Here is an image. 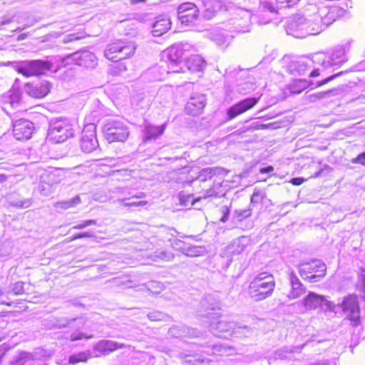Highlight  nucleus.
<instances>
[{
    "instance_id": "f257e3e1",
    "label": "nucleus",
    "mask_w": 365,
    "mask_h": 365,
    "mask_svg": "<svg viewBox=\"0 0 365 365\" xmlns=\"http://www.w3.org/2000/svg\"><path fill=\"white\" fill-rule=\"evenodd\" d=\"M275 287L274 277L267 272L257 274L248 287V294L252 299L259 302L270 297Z\"/></svg>"
},
{
    "instance_id": "f03ea898",
    "label": "nucleus",
    "mask_w": 365,
    "mask_h": 365,
    "mask_svg": "<svg viewBox=\"0 0 365 365\" xmlns=\"http://www.w3.org/2000/svg\"><path fill=\"white\" fill-rule=\"evenodd\" d=\"M136 46L132 41L117 39L106 46L104 51L105 57L115 63L120 62L130 58L135 53Z\"/></svg>"
},
{
    "instance_id": "7ed1b4c3",
    "label": "nucleus",
    "mask_w": 365,
    "mask_h": 365,
    "mask_svg": "<svg viewBox=\"0 0 365 365\" xmlns=\"http://www.w3.org/2000/svg\"><path fill=\"white\" fill-rule=\"evenodd\" d=\"M52 63L48 60H23L15 62L14 70L24 77H39L51 69Z\"/></svg>"
},
{
    "instance_id": "20e7f679",
    "label": "nucleus",
    "mask_w": 365,
    "mask_h": 365,
    "mask_svg": "<svg viewBox=\"0 0 365 365\" xmlns=\"http://www.w3.org/2000/svg\"><path fill=\"white\" fill-rule=\"evenodd\" d=\"M326 270V264L320 259H314L298 264L300 276L310 282H319L325 276Z\"/></svg>"
},
{
    "instance_id": "39448f33",
    "label": "nucleus",
    "mask_w": 365,
    "mask_h": 365,
    "mask_svg": "<svg viewBox=\"0 0 365 365\" xmlns=\"http://www.w3.org/2000/svg\"><path fill=\"white\" fill-rule=\"evenodd\" d=\"M339 307L341 308L352 327H356L361 324V311L356 296L349 295L344 297L342 302L336 305V309Z\"/></svg>"
},
{
    "instance_id": "423d86ee",
    "label": "nucleus",
    "mask_w": 365,
    "mask_h": 365,
    "mask_svg": "<svg viewBox=\"0 0 365 365\" xmlns=\"http://www.w3.org/2000/svg\"><path fill=\"white\" fill-rule=\"evenodd\" d=\"M73 135V129L71 124L65 119L56 120L49 129L48 136L56 143L64 142Z\"/></svg>"
},
{
    "instance_id": "0eeeda50",
    "label": "nucleus",
    "mask_w": 365,
    "mask_h": 365,
    "mask_svg": "<svg viewBox=\"0 0 365 365\" xmlns=\"http://www.w3.org/2000/svg\"><path fill=\"white\" fill-rule=\"evenodd\" d=\"M304 306L307 309L320 308L322 311L336 313V304L327 300L325 297L310 292L304 299Z\"/></svg>"
},
{
    "instance_id": "6e6552de",
    "label": "nucleus",
    "mask_w": 365,
    "mask_h": 365,
    "mask_svg": "<svg viewBox=\"0 0 365 365\" xmlns=\"http://www.w3.org/2000/svg\"><path fill=\"white\" fill-rule=\"evenodd\" d=\"M104 137L109 143L124 142L129 135L126 125L120 122H111L106 125L103 130Z\"/></svg>"
},
{
    "instance_id": "1a4fd4ad",
    "label": "nucleus",
    "mask_w": 365,
    "mask_h": 365,
    "mask_svg": "<svg viewBox=\"0 0 365 365\" xmlns=\"http://www.w3.org/2000/svg\"><path fill=\"white\" fill-rule=\"evenodd\" d=\"M80 147L83 152L90 153L98 147L96 135V125L88 123L84 125L80 139Z\"/></svg>"
},
{
    "instance_id": "9d476101",
    "label": "nucleus",
    "mask_w": 365,
    "mask_h": 365,
    "mask_svg": "<svg viewBox=\"0 0 365 365\" xmlns=\"http://www.w3.org/2000/svg\"><path fill=\"white\" fill-rule=\"evenodd\" d=\"M262 94L257 96L244 98L232 105L227 110L228 120H232L237 116L253 108L260 101Z\"/></svg>"
},
{
    "instance_id": "9b49d317",
    "label": "nucleus",
    "mask_w": 365,
    "mask_h": 365,
    "mask_svg": "<svg viewBox=\"0 0 365 365\" xmlns=\"http://www.w3.org/2000/svg\"><path fill=\"white\" fill-rule=\"evenodd\" d=\"M52 84L46 80L27 82L24 84L26 93L36 99L45 98L51 92Z\"/></svg>"
},
{
    "instance_id": "f8f14e48",
    "label": "nucleus",
    "mask_w": 365,
    "mask_h": 365,
    "mask_svg": "<svg viewBox=\"0 0 365 365\" xmlns=\"http://www.w3.org/2000/svg\"><path fill=\"white\" fill-rule=\"evenodd\" d=\"M34 130V123L27 119H19L12 124L13 135L19 141L29 140L32 137Z\"/></svg>"
},
{
    "instance_id": "ddd939ff",
    "label": "nucleus",
    "mask_w": 365,
    "mask_h": 365,
    "mask_svg": "<svg viewBox=\"0 0 365 365\" xmlns=\"http://www.w3.org/2000/svg\"><path fill=\"white\" fill-rule=\"evenodd\" d=\"M178 16L182 24L193 25L198 18L199 10L195 4L184 2L178 8Z\"/></svg>"
},
{
    "instance_id": "4468645a",
    "label": "nucleus",
    "mask_w": 365,
    "mask_h": 365,
    "mask_svg": "<svg viewBox=\"0 0 365 365\" xmlns=\"http://www.w3.org/2000/svg\"><path fill=\"white\" fill-rule=\"evenodd\" d=\"M235 322L220 319L210 324V330L217 336L229 339L233 336Z\"/></svg>"
},
{
    "instance_id": "2eb2a0df",
    "label": "nucleus",
    "mask_w": 365,
    "mask_h": 365,
    "mask_svg": "<svg viewBox=\"0 0 365 365\" xmlns=\"http://www.w3.org/2000/svg\"><path fill=\"white\" fill-rule=\"evenodd\" d=\"M244 250V247L239 241H235L222 249L220 257L225 259V267L227 268L232 262L233 257L238 255Z\"/></svg>"
},
{
    "instance_id": "dca6fc26",
    "label": "nucleus",
    "mask_w": 365,
    "mask_h": 365,
    "mask_svg": "<svg viewBox=\"0 0 365 365\" xmlns=\"http://www.w3.org/2000/svg\"><path fill=\"white\" fill-rule=\"evenodd\" d=\"M168 335L174 338H196L201 332L196 329L190 328L185 325H174L168 330Z\"/></svg>"
},
{
    "instance_id": "f3484780",
    "label": "nucleus",
    "mask_w": 365,
    "mask_h": 365,
    "mask_svg": "<svg viewBox=\"0 0 365 365\" xmlns=\"http://www.w3.org/2000/svg\"><path fill=\"white\" fill-rule=\"evenodd\" d=\"M289 281L291 286V291L288 294L289 299H297L306 292V287L299 281L296 273L292 269H291L289 274Z\"/></svg>"
},
{
    "instance_id": "a211bd4d",
    "label": "nucleus",
    "mask_w": 365,
    "mask_h": 365,
    "mask_svg": "<svg viewBox=\"0 0 365 365\" xmlns=\"http://www.w3.org/2000/svg\"><path fill=\"white\" fill-rule=\"evenodd\" d=\"M125 344L115 341L101 340L95 345L94 350L99 353V354H96V356H98L100 355H107L112 351L125 348Z\"/></svg>"
},
{
    "instance_id": "6ab92c4d",
    "label": "nucleus",
    "mask_w": 365,
    "mask_h": 365,
    "mask_svg": "<svg viewBox=\"0 0 365 365\" xmlns=\"http://www.w3.org/2000/svg\"><path fill=\"white\" fill-rule=\"evenodd\" d=\"M205 106V99L202 96L192 97L186 104L185 111L190 115L197 116L203 112Z\"/></svg>"
},
{
    "instance_id": "aec40b11",
    "label": "nucleus",
    "mask_w": 365,
    "mask_h": 365,
    "mask_svg": "<svg viewBox=\"0 0 365 365\" xmlns=\"http://www.w3.org/2000/svg\"><path fill=\"white\" fill-rule=\"evenodd\" d=\"M171 28V21L164 16H159L153 24L152 33L155 36H160Z\"/></svg>"
},
{
    "instance_id": "412c9836",
    "label": "nucleus",
    "mask_w": 365,
    "mask_h": 365,
    "mask_svg": "<svg viewBox=\"0 0 365 365\" xmlns=\"http://www.w3.org/2000/svg\"><path fill=\"white\" fill-rule=\"evenodd\" d=\"M166 123L161 125H146L143 130V140L147 141L157 138L164 133Z\"/></svg>"
},
{
    "instance_id": "4be33fe9",
    "label": "nucleus",
    "mask_w": 365,
    "mask_h": 365,
    "mask_svg": "<svg viewBox=\"0 0 365 365\" xmlns=\"http://www.w3.org/2000/svg\"><path fill=\"white\" fill-rule=\"evenodd\" d=\"M165 56L168 63L171 65H178L182 62V51L177 46H170L165 51Z\"/></svg>"
},
{
    "instance_id": "5701e85b",
    "label": "nucleus",
    "mask_w": 365,
    "mask_h": 365,
    "mask_svg": "<svg viewBox=\"0 0 365 365\" xmlns=\"http://www.w3.org/2000/svg\"><path fill=\"white\" fill-rule=\"evenodd\" d=\"M200 304L205 311L215 310L220 309L221 302L217 294H209L204 296Z\"/></svg>"
},
{
    "instance_id": "b1692460",
    "label": "nucleus",
    "mask_w": 365,
    "mask_h": 365,
    "mask_svg": "<svg viewBox=\"0 0 365 365\" xmlns=\"http://www.w3.org/2000/svg\"><path fill=\"white\" fill-rule=\"evenodd\" d=\"M205 66V61L200 55H192L187 60V68L192 72L202 71Z\"/></svg>"
},
{
    "instance_id": "393cba45",
    "label": "nucleus",
    "mask_w": 365,
    "mask_h": 365,
    "mask_svg": "<svg viewBox=\"0 0 365 365\" xmlns=\"http://www.w3.org/2000/svg\"><path fill=\"white\" fill-rule=\"evenodd\" d=\"M224 170L220 168H207L200 171L198 178L200 181L205 182L219 176Z\"/></svg>"
},
{
    "instance_id": "a878e982",
    "label": "nucleus",
    "mask_w": 365,
    "mask_h": 365,
    "mask_svg": "<svg viewBox=\"0 0 365 365\" xmlns=\"http://www.w3.org/2000/svg\"><path fill=\"white\" fill-rule=\"evenodd\" d=\"M181 250L182 254L190 257L203 256L207 253L204 246L185 245Z\"/></svg>"
},
{
    "instance_id": "bb28decb",
    "label": "nucleus",
    "mask_w": 365,
    "mask_h": 365,
    "mask_svg": "<svg viewBox=\"0 0 365 365\" xmlns=\"http://www.w3.org/2000/svg\"><path fill=\"white\" fill-rule=\"evenodd\" d=\"M349 7H351V6H349L348 4H346L344 6L334 5L329 8L327 14L330 16V20L334 21L336 19L344 16Z\"/></svg>"
},
{
    "instance_id": "cd10ccee",
    "label": "nucleus",
    "mask_w": 365,
    "mask_h": 365,
    "mask_svg": "<svg viewBox=\"0 0 365 365\" xmlns=\"http://www.w3.org/2000/svg\"><path fill=\"white\" fill-rule=\"evenodd\" d=\"M254 333V329L248 326H240L235 323L233 330L232 337L247 338L251 336Z\"/></svg>"
},
{
    "instance_id": "c85d7f7f",
    "label": "nucleus",
    "mask_w": 365,
    "mask_h": 365,
    "mask_svg": "<svg viewBox=\"0 0 365 365\" xmlns=\"http://www.w3.org/2000/svg\"><path fill=\"white\" fill-rule=\"evenodd\" d=\"M145 195L143 192H140L138 195H133L128 198H123L120 200V203L124 206H144L147 204L145 200L135 201V199H141L145 197Z\"/></svg>"
},
{
    "instance_id": "c756f323",
    "label": "nucleus",
    "mask_w": 365,
    "mask_h": 365,
    "mask_svg": "<svg viewBox=\"0 0 365 365\" xmlns=\"http://www.w3.org/2000/svg\"><path fill=\"white\" fill-rule=\"evenodd\" d=\"M184 362L192 365H197L198 364L208 363L209 360L201 354H185L182 356Z\"/></svg>"
},
{
    "instance_id": "7c9ffc66",
    "label": "nucleus",
    "mask_w": 365,
    "mask_h": 365,
    "mask_svg": "<svg viewBox=\"0 0 365 365\" xmlns=\"http://www.w3.org/2000/svg\"><path fill=\"white\" fill-rule=\"evenodd\" d=\"M34 359L31 354L21 353L19 356L13 361L11 365H33Z\"/></svg>"
},
{
    "instance_id": "2f4dec72",
    "label": "nucleus",
    "mask_w": 365,
    "mask_h": 365,
    "mask_svg": "<svg viewBox=\"0 0 365 365\" xmlns=\"http://www.w3.org/2000/svg\"><path fill=\"white\" fill-rule=\"evenodd\" d=\"M203 352L208 355L220 354L225 351L226 348L222 344H207L203 346Z\"/></svg>"
},
{
    "instance_id": "473e14b6",
    "label": "nucleus",
    "mask_w": 365,
    "mask_h": 365,
    "mask_svg": "<svg viewBox=\"0 0 365 365\" xmlns=\"http://www.w3.org/2000/svg\"><path fill=\"white\" fill-rule=\"evenodd\" d=\"M81 197L79 195H76L72 197L70 200H63L58 202V205L60 207L63 209H68L76 206L77 205L81 203Z\"/></svg>"
},
{
    "instance_id": "72a5a7b5",
    "label": "nucleus",
    "mask_w": 365,
    "mask_h": 365,
    "mask_svg": "<svg viewBox=\"0 0 365 365\" xmlns=\"http://www.w3.org/2000/svg\"><path fill=\"white\" fill-rule=\"evenodd\" d=\"M173 255L167 251H156L153 255H149L154 261L160 259L164 261H170L173 258Z\"/></svg>"
},
{
    "instance_id": "f704fd0d",
    "label": "nucleus",
    "mask_w": 365,
    "mask_h": 365,
    "mask_svg": "<svg viewBox=\"0 0 365 365\" xmlns=\"http://www.w3.org/2000/svg\"><path fill=\"white\" fill-rule=\"evenodd\" d=\"M76 318L68 319L66 317H59L55 319L53 322V327L56 328L61 329L66 327L71 322H74Z\"/></svg>"
},
{
    "instance_id": "c9c22d12",
    "label": "nucleus",
    "mask_w": 365,
    "mask_h": 365,
    "mask_svg": "<svg viewBox=\"0 0 365 365\" xmlns=\"http://www.w3.org/2000/svg\"><path fill=\"white\" fill-rule=\"evenodd\" d=\"M88 359V356L84 352H81L78 354H73L69 356L68 363L70 364H75L79 362L86 361Z\"/></svg>"
},
{
    "instance_id": "e433bc0d",
    "label": "nucleus",
    "mask_w": 365,
    "mask_h": 365,
    "mask_svg": "<svg viewBox=\"0 0 365 365\" xmlns=\"http://www.w3.org/2000/svg\"><path fill=\"white\" fill-rule=\"evenodd\" d=\"M147 316L150 321H165L168 318L166 314L158 311L150 312Z\"/></svg>"
},
{
    "instance_id": "4c0bfd02",
    "label": "nucleus",
    "mask_w": 365,
    "mask_h": 365,
    "mask_svg": "<svg viewBox=\"0 0 365 365\" xmlns=\"http://www.w3.org/2000/svg\"><path fill=\"white\" fill-rule=\"evenodd\" d=\"M85 36H86V34L84 31L69 34L63 38V41L64 43H69V42H72V41H78V40L84 38Z\"/></svg>"
},
{
    "instance_id": "58836bf2",
    "label": "nucleus",
    "mask_w": 365,
    "mask_h": 365,
    "mask_svg": "<svg viewBox=\"0 0 365 365\" xmlns=\"http://www.w3.org/2000/svg\"><path fill=\"white\" fill-rule=\"evenodd\" d=\"M147 288L151 292L158 294L163 290V285L159 282L152 281L148 283Z\"/></svg>"
},
{
    "instance_id": "ea45409f",
    "label": "nucleus",
    "mask_w": 365,
    "mask_h": 365,
    "mask_svg": "<svg viewBox=\"0 0 365 365\" xmlns=\"http://www.w3.org/2000/svg\"><path fill=\"white\" fill-rule=\"evenodd\" d=\"M279 7L289 8L297 4L300 0H276Z\"/></svg>"
},
{
    "instance_id": "a19ab883",
    "label": "nucleus",
    "mask_w": 365,
    "mask_h": 365,
    "mask_svg": "<svg viewBox=\"0 0 365 365\" xmlns=\"http://www.w3.org/2000/svg\"><path fill=\"white\" fill-rule=\"evenodd\" d=\"M127 70V67L125 63H120L117 66H113L110 68V73L112 75H118L121 72Z\"/></svg>"
},
{
    "instance_id": "79ce46f5",
    "label": "nucleus",
    "mask_w": 365,
    "mask_h": 365,
    "mask_svg": "<svg viewBox=\"0 0 365 365\" xmlns=\"http://www.w3.org/2000/svg\"><path fill=\"white\" fill-rule=\"evenodd\" d=\"M284 9L283 7H279L278 4L276 2V5L273 6L270 3H265L263 5L262 12H266L267 11H269L272 13L277 14L279 9Z\"/></svg>"
},
{
    "instance_id": "37998d69",
    "label": "nucleus",
    "mask_w": 365,
    "mask_h": 365,
    "mask_svg": "<svg viewBox=\"0 0 365 365\" xmlns=\"http://www.w3.org/2000/svg\"><path fill=\"white\" fill-rule=\"evenodd\" d=\"M358 289L365 294V271L363 270L359 276L358 282L356 284Z\"/></svg>"
},
{
    "instance_id": "c03bdc74",
    "label": "nucleus",
    "mask_w": 365,
    "mask_h": 365,
    "mask_svg": "<svg viewBox=\"0 0 365 365\" xmlns=\"http://www.w3.org/2000/svg\"><path fill=\"white\" fill-rule=\"evenodd\" d=\"M12 292L15 294H21L24 292V282H16L12 287Z\"/></svg>"
},
{
    "instance_id": "a18cd8bd",
    "label": "nucleus",
    "mask_w": 365,
    "mask_h": 365,
    "mask_svg": "<svg viewBox=\"0 0 365 365\" xmlns=\"http://www.w3.org/2000/svg\"><path fill=\"white\" fill-rule=\"evenodd\" d=\"M306 81H303V80H299L298 81L296 82L295 84L292 85L291 86V92L292 93H302L305 88H306V86H298V88H297V83H305Z\"/></svg>"
},
{
    "instance_id": "49530a36",
    "label": "nucleus",
    "mask_w": 365,
    "mask_h": 365,
    "mask_svg": "<svg viewBox=\"0 0 365 365\" xmlns=\"http://www.w3.org/2000/svg\"><path fill=\"white\" fill-rule=\"evenodd\" d=\"M92 57H93V55L91 53H90L88 52H83L80 55V60L83 61L82 62H80V64L83 65L84 66H87L88 63L86 61L88 60H91Z\"/></svg>"
},
{
    "instance_id": "de8ad7c7",
    "label": "nucleus",
    "mask_w": 365,
    "mask_h": 365,
    "mask_svg": "<svg viewBox=\"0 0 365 365\" xmlns=\"http://www.w3.org/2000/svg\"><path fill=\"white\" fill-rule=\"evenodd\" d=\"M303 25H304V23L300 19H297V20H293L289 24V26L290 31L294 32V31H297L298 30V27L303 26Z\"/></svg>"
},
{
    "instance_id": "09e8293b",
    "label": "nucleus",
    "mask_w": 365,
    "mask_h": 365,
    "mask_svg": "<svg viewBox=\"0 0 365 365\" xmlns=\"http://www.w3.org/2000/svg\"><path fill=\"white\" fill-rule=\"evenodd\" d=\"M351 162L353 163H359L365 165V152L360 153L356 158H353Z\"/></svg>"
},
{
    "instance_id": "8fccbe9b",
    "label": "nucleus",
    "mask_w": 365,
    "mask_h": 365,
    "mask_svg": "<svg viewBox=\"0 0 365 365\" xmlns=\"http://www.w3.org/2000/svg\"><path fill=\"white\" fill-rule=\"evenodd\" d=\"M91 337H92L91 336H86L84 335V334H83L81 332H75V333H73V334H71L70 339L72 341H77V340L82 339L83 338H91Z\"/></svg>"
},
{
    "instance_id": "3c124183",
    "label": "nucleus",
    "mask_w": 365,
    "mask_h": 365,
    "mask_svg": "<svg viewBox=\"0 0 365 365\" xmlns=\"http://www.w3.org/2000/svg\"><path fill=\"white\" fill-rule=\"evenodd\" d=\"M306 180H307V179H305V178H301V177H297V178H292L289 180V182L291 184H292L293 185H300L302 183H304Z\"/></svg>"
},
{
    "instance_id": "603ef678",
    "label": "nucleus",
    "mask_w": 365,
    "mask_h": 365,
    "mask_svg": "<svg viewBox=\"0 0 365 365\" xmlns=\"http://www.w3.org/2000/svg\"><path fill=\"white\" fill-rule=\"evenodd\" d=\"M90 225H96V221L93 220H86L81 225H79L76 227H74V228H83L85 227L90 226Z\"/></svg>"
},
{
    "instance_id": "864d4df0",
    "label": "nucleus",
    "mask_w": 365,
    "mask_h": 365,
    "mask_svg": "<svg viewBox=\"0 0 365 365\" xmlns=\"http://www.w3.org/2000/svg\"><path fill=\"white\" fill-rule=\"evenodd\" d=\"M331 91H332L331 90H328L326 91L318 92L317 93L313 94L312 96L315 98L320 99V98H324L325 96V95L330 93Z\"/></svg>"
},
{
    "instance_id": "5fc2aeb1",
    "label": "nucleus",
    "mask_w": 365,
    "mask_h": 365,
    "mask_svg": "<svg viewBox=\"0 0 365 365\" xmlns=\"http://www.w3.org/2000/svg\"><path fill=\"white\" fill-rule=\"evenodd\" d=\"M272 171H274V167L272 165H267L264 168H261L259 170V172L261 174L272 173Z\"/></svg>"
},
{
    "instance_id": "6e6d98bb",
    "label": "nucleus",
    "mask_w": 365,
    "mask_h": 365,
    "mask_svg": "<svg viewBox=\"0 0 365 365\" xmlns=\"http://www.w3.org/2000/svg\"><path fill=\"white\" fill-rule=\"evenodd\" d=\"M20 95L19 93H13L11 96V103L13 105L14 103H18L20 101Z\"/></svg>"
},
{
    "instance_id": "4d7b16f0",
    "label": "nucleus",
    "mask_w": 365,
    "mask_h": 365,
    "mask_svg": "<svg viewBox=\"0 0 365 365\" xmlns=\"http://www.w3.org/2000/svg\"><path fill=\"white\" fill-rule=\"evenodd\" d=\"M343 73H344V71H340V72H339V73H334V74H333V75H331V76H328L327 78H325V79H326V81H327V83L329 81H331V80L334 79L335 78H336V77L339 76H340V75H341Z\"/></svg>"
},
{
    "instance_id": "13d9d810",
    "label": "nucleus",
    "mask_w": 365,
    "mask_h": 365,
    "mask_svg": "<svg viewBox=\"0 0 365 365\" xmlns=\"http://www.w3.org/2000/svg\"><path fill=\"white\" fill-rule=\"evenodd\" d=\"M320 75V73H319V69H314L313 70L310 74H309V77H317V76H319Z\"/></svg>"
},
{
    "instance_id": "bf43d9fd",
    "label": "nucleus",
    "mask_w": 365,
    "mask_h": 365,
    "mask_svg": "<svg viewBox=\"0 0 365 365\" xmlns=\"http://www.w3.org/2000/svg\"><path fill=\"white\" fill-rule=\"evenodd\" d=\"M327 83V81H326V79H323L322 81H319L318 82H317L316 83V87H320V86H322L324 85H325Z\"/></svg>"
},
{
    "instance_id": "052dcab7",
    "label": "nucleus",
    "mask_w": 365,
    "mask_h": 365,
    "mask_svg": "<svg viewBox=\"0 0 365 365\" xmlns=\"http://www.w3.org/2000/svg\"><path fill=\"white\" fill-rule=\"evenodd\" d=\"M130 1L133 4H137L140 3H145L146 0H130Z\"/></svg>"
},
{
    "instance_id": "680f3d73",
    "label": "nucleus",
    "mask_w": 365,
    "mask_h": 365,
    "mask_svg": "<svg viewBox=\"0 0 365 365\" xmlns=\"http://www.w3.org/2000/svg\"><path fill=\"white\" fill-rule=\"evenodd\" d=\"M227 217H228V212H225L224 216L220 219V220L222 222H225L227 220Z\"/></svg>"
},
{
    "instance_id": "e2e57ef3",
    "label": "nucleus",
    "mask_w": 365,
    "mask_h": 365,
    "mask_svg": "<svg viewBox=\"0 0 365 365\" xmlns=\"http://www.w3.org/2000/svg\"><path fill=\"white\" fill-rule=\"evenodd\" d=\"M6 180V176L4 174L0 175V181H4Z\"/></svg>"
},
{
    "instance_id": "0e129e2a",
    "label": "nucleus",
    "mask_w": 365,
    "mask_h": 365,
    "mask_svg": "<svg viewBox=\"0 0 365 365\" xmlns=\"http://www.w3.org/2000/svg\"><path fill=\"white\" fill-rule=\"evenodd\" d=\"M85 236H88V232H84L83 234L79 235L77 237H82Z\"/></svg>"
},
{
    "instance_id": "69168bd1",
    "label": "nucleus",
    "mask_w": 365,
    "mask_h": 365,
    "mask_svg": "<svg viewBox=\"0 0 365 365\" xmlns=\"http://www.w3.org/2000/svg\"><path fill=\"white\" fill-rule=\"evenodd\" d=\"M143 100H144V98H143V97H140V98H139L138 99V104H137V106H139L138 103H140V102L143 101Z\"/></svg>"
},
{
    "instance_id": "338daca9",
    "label": "nucleus",
    "mask_w": 365,
    "mask_h": 365,
    "mask_svg": "<svg viewBox=\"0 0 365 365\" xmlns=\"http://www.w3.org/2000/svg\"><path fill=\"white\" fill-rule=\"evenodd\" d=\"M140 108H144V107L143 106H140ZM145 108L146 109H149L150 108V104H147L145 106Z\"/></svg>"
},
{
    "instance_id": "774afa93",
    "label": "nucleus",
    "mask_w": 365,
    "mask_h": 365,
    "mask_svg": "<svg viewBox=\"0 0 365 365\" xmlns=\"http://www.w3.org/2000/svg\"><path fill=\"white\" fill-rule=\"evenodd\" d=\"M185 237H187V238H196L197 237L196 236H193V235H190V236H185Z\"/></svg>"
}]
</instances>
